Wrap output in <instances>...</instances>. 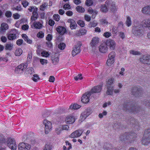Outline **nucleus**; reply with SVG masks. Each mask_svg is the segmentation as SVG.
Wrapping results in <instances>:
<instances>
[{
    "mask_svg": "<svg viewBox=\"0 0 150 150\" xmlns=\"http://www.w3.org/2000/svg\"><path fill=\"white\" fill-rule=\"evenodd\" d=\"M137 135L133 132L125 133L120 137V142L124 143H131L135 140Z\"/></svg>",
    "mask_w": 150,
    "mask_h": 150,
    "instance_id": "1",
    "label": "nucleus"
},
{
    "mask_svg": "<svg viewBox=\"0 0 150 150\" xmlns=\"http://www.w3.org/2000/svg\"><path fill=\"white\" fill-rule=\"evenodd\" d=\"M143 27L142 21L141 23L138 21H136L133 27V33L136 36L139 37L142 36L144 33V30Z\"/></svg>",
    "mask_w": 150,
    "mask_h": 150,
    "instance_id": "2",
    "label": "nucleus"
},
{
    "mask_svg": "<svg viewBox=\"0 0 150 150\" xmlns=\"http://www.w3.org/2000/svg\"><path fill=\"white\" fill-rule=\"evenodd\" d=\"M116 7L114 3L111 0H107L104 5H101L100 7V10L103 12H106L108 9H110L111 10L114 12L115 11Z\"/></svg>",
    "mask_w": 150,
    "mask_h": 150,
    "instance_id": "3",
    "label": "nucleus"
},
{
    "mask_svg": "<svg viewBox=\"0 0 150 150\" xmlns=\"http://www.w3.org/2000/svg\"><path fill=\"white\" fill-rule=\"evenodd\" d=\"M129 103H125L123 105L122 109L127 112H133L134 113L140 112V108L137 106H132L130 108L129 106Z\"/></svg>",
    "mask_w": 150,
    "mask_h": 150,
    "instance_id": "4",
    "label": "nucleus"
},
{
    "mask_svg": "<svg viewBox=\"0 0 150 150\" xmlns=\"http://www.w3.org/2000/svg\"><path fill=\"white\" fill-rule=\"evenodd\" d=\"M142 144L147 145L150 142V128L145 131L144 137L141 140Z\"/></svg>",
    "mask_w": 150,
    "mask_h": 150,
    "instance_id": "5",
    "label": "nucleus"
},
{
    "mask_svg": "<svg viewBox=\"0 0 150 150\" xmlns=\"http://www.w3.org/2000/svg\"><path fill=\"white\" fill-rule=\"evenodd\" d=\"M9 138H6L2 134L0 133V146L2 145L3 144L7 145L9 147ZM4 148L0 146V150H2L4 149Z\"/></svg>",
    "mask_w": 150,
    "mask_h": 150,
    "instance_id": "6",
    "label": "nucleus"
},
{
    "mask_svg": "<svg viewBox=\"0 0 150 150\" xmlns=\"http://www.w3.org/2000/svg\"><path fill=\"white\" fill-rule=\"evenodd\" d=\"M43 123L45 127V132L47 134L52 129V123L51 122L46 120H44Z\"/></svg>",
    "mask_w": 150,
    "mask_h": 150,
    "instance_id": "7",
    "label": "nucleus"
},
{
    "mask_svg": "<svg viewBox=\"0 0 150 150\" xmlns=\"http://www.w3.org/2000/svg\"><path fill=\"white\" fill-rule=\"evenodd\" d=\"M115 53L114 52H111L108 55L109 59L107 60L106 63L108 66H111L114 62Z\"/></svg>",
    "mask_w": 150,
    "mask_h": 150,
    "instance_id": "8",
    "label": "nucleus"
},
{
    "mask_svg": "<svg viewBox=\"0 0 150 150\" xmlns=\"http://www.w3.org/2000/svg\"><path fill=\"white\" fill-rule=\"evenodd\" d=\"M84 132V130L82 129H77L73 132L69 136V137L74 138L80 137L81 136Z\"/></svg>",
    "mask_w": 150,
    "mask_h": 150,
    "instance_id": "9",
    "label": "nucleus"
},
{
    "mask_svg": "<svg viewBox=\"0 0 150 150\" xmlns=\"http://www.w3.org/2000/svg\"><path fill=\"white\" fill-rule=\"evenodd\" d=\"M28 65L27 62L21 64L19 65L16 68L15 71L16 73H22L28 67Z\"/></svg>",
    "mask_w": 150,
    "mask_h": 150,
    "instance_id": "10",
    "label": "nucleus"
},
{
    "mask_svg": "<svg viewBox=\"0 0 150 150\" xmlns=\"http://www.w3.org/2000/svg\"><path fill=\"white\" fill-rule=\"evenodd\" d=\"M140 61L142 63L150 65V54L143 55L140 58Z\"/></svg>",
    "mask_w": 150,
    "mask_h": 150,
    "instance_id": "11",
    "label": "nucleus"
},
{
    "mask_svg": "<svg viewBox=\"0 0 150 150\" xmlns=\"http://www.w3.org/2000/svg\"><path fill=\"white\" fill-rule=\"evenodd\" d=\"M43 22L42 20L39 21H35L34 22L32 25H31V28L37 29H39L42 28L43 26Z\"/></svg>",
    "mask_w": 150,
    "mask_h": 150,
    "instance_id": "12",
    "label": "nucleus"
},
{
    "mask_svg": "<svg viewBox=\"0 0 150 150\" xmlns=\"http://www.w3.org/2000/svg\"><path fill=\"white\" fill-rule=\"evenodd\" d=\"M18 150H29L31 148L30 144L24 142L20 143L18 146Z\"/></svg>",
    "mask_w": 150,
    "mask_h": 150,
    "instance_id": "13",
    "label": "nucleus"
},
{
    "mask_svg": "<svg viewBox=\"0 0 150 150\" xmlns=\"http://www.w3.org/2000/svg\"><path fill=\"white\" fill-rule=\"evenodd\" d=\"M91 95V92H88L86 93L81 98L82 102L84 103H88L89 100V98Z\"/></svg>",
    "mask_w": 150,
    "mask_h": 150,
    "instance_id": "14",
    "label": "nucleus"
},
{
    "mask_svg": "<svg viewBox=\"0 0 150 150\" xmlns=\"http://www.w3.org/2000/svg\"><path fill=\"white\" fill-rule=\"evenodd\" d=\"M106 44L107 46L112 50H114L116 46V43L115 41L111 39H109L107 40L106 42Z\"/></svg>",
    "mask_w": 150,
    "mask_h": 150,
    "instance_id": "15",
    "label": "nucleus"
},
{
    "mask_svg": "<svg viewBox=\"0 0 150 150\" xmlns=\"http://www.w3.org/2000/svg\"><path fill=\"white\" fill-rule=\"evenodd\" d=\"M91 111L89 109H86L84 112H83L80 117V119L81 120H84L86 117L88 116L91 113Z\"/></svg>",
    "mask_w": 150,
    "mask_h": 150,
    "instance_id": "16",
    "label": "nucleus"
},
{
    "mask_svg": "<svg viewBox=\"0 0 150 150\" xmlns=\"http://www.w3.org/2000/svg\"><path fill=\"white\" fill-rule=\"evenodd\" d=\"M142 25L143 28L150 30V18H146L142 21Z\"/></svg>",
    "mask_w": 150,
    "mask_h": 150,
    "instance_id": "17",
    "label": "nucleus"
},
{
    "mask_svg": "<svg viewBox=\"0 0 150 150\" xmlns=\"http://www.w3.org/2000/svg\"><path fill=\"white\" fill-rule=\"evenodd\" d=\"M141 89L139 87H134L132 89V94L136 96H139V93H141Z\"/></svg>",
    "mask_w": 150,
    "mask_h": 150,
    "instance_id": "18",
    "label": "nucleus"
},
{
    "mask_svg": "<svg viewBox=\"0 0 150 150\" xmlns=\"http://www.w3.org/2000/svg\"><path fill=\"white\" fill-rule=\"evenodd\" d=\"M56 29L58 33L60 35H64L67 32V30L65 28L62 26L57 27Z\"/></svg>",
    "mask_w": 150,
    "mask_h": 150,
    "instance_id": "19",
    "label": "nucleus"
},
{
    "mask_svg": "<svg viewBox=\"0 0 150 150\" xmlns=\"http://www.w3.org/2000/svg\"><path fill=\"white\" fill-rule=\"evenodd\" d=\"M141 11L143 13L150 15V5L143 7Z\"/></svg>",
    "mask_w": 150,
    "mask_h": 150,
    "instance_id": "20",
    "label": "nucleus"
},
{
    "mask_svg": "<svg viewBox=\"0 0 150 150\" xmlns=\"http://www.w3.org/2000/svg\"><path fill=\"white\" fill-rule=\"evenodd\" d=\"M102 86L99 85L95 86L92 88L90 92L91 94L93 93H98L100 92L101 90Z\"/></svg>",
    "mask_w": 150,
    "mask_h": 150,
    "instance_id": "21",
    "label": "nucleus"
},
{
    "mask_svg": "<svg viewBox=\"0 0 150 150\" xmlns=\"http://www.w3.org/2000/svg\"><path fill=\"white\" fill-rule=\"evenodd\" d=\"M99 42V38L97 37H93L92 39L91 42V45L92 47H95L97 46V45Z\"/></svg>",
    "mask_w": 150,
    "mask_h": 150,
    "instance_id": "22",
    "label": "nucleus"
},
{
    "mask_svg": "<svg viewBox=\"0 0 150 150\" xmlns=\"http://www.w3.org/2000/svg\"><path fill=\"white\" fill-rule=\"evenodd\" d=\"M80 51V46H76L72 51V55L73 56H74L79 53Z\"/></svg>",
    "mask_w": 150,
    "mask_h": 150,
    "instance_id": "23",
    "label": "nucleus"
},
{
    "mask_svg": "<svg viewBox=\"0 0 150 150\" xmlns=\"http://www.w3.org/2000/svg\"><path fill=\"white\" fill-rule=\"evenodd\" d=\"M8 25L6 23H3L1 25L0 28V33L3 34L6 30L8 29Z\"/></svg>",
    "mask_w": 150,
    "mask_h": 150,
    "instance_id": "24",
    "label": "nucleus"
},
{
    "mask_svg": "<svg viewBox=\"0 0 150 150\" xmlns=\"http://www.w3.org/2000/svg\"><path fill=\"white\" fill-rule=\"evenodd\" d=\"M67 22L70 23V27L71 29H75L77 27V24L76 22L72 19H69Z\"/></svg>",
    "mask_w": 150,
    "mask_h": 150,
    "instance_id": "25",
    "label": "nucleus"
},
{
    "mask_svg": "<svg viewBox=\"0 0 150 150\" xmlns=\"http://www.w3.org/2000/svg\"><path fill=\"white\" fill-rule=\"evenodd\" d=\"M100 51L103 53L106 52L108 50V48L106 44H102L99 47Z\"/></svg>",
    "mask_w": 150,
    "mask_h": 150,
    "instance_id": "26",
    "label": "nucleus"
},
{
    "mask_svg": "<svg viewBox=\"0 0 150 150\" xmlns=\"http://www.w3.org/2000/svg\"><path fill=\"white\" fill-rule=\"evenodd\" d=\"M17 146L13 139H10V149L11 150H16Z\"/></svg>",
    "mask_w": 150,
    "mask_h": 150,
    "instance_id": "27",
    "label": "nucleus"
},
{
    "mask_svg": "<svg viewBox=\"0 0 150 150\" xmlns=\"http://www.w3.org/2000/svg\"><path fill=\"white\" fill-rule=\"evenodd\" d=\"M75 121V118L73 116H68L65 120L66 122L68 124H72Z\"/></svg>",
    "mask_w": 150,
    "mask_h": 150,
    "instance_id": "28",
    "label": "nucleus"
},
{
    "mask_svg": "<svg viewBox=\"0 0 150 150\" xmlns=\"http://www.w3.org/2000/svg\"><path fill=\"white\" fill-rule=\"evenodd\" d=\"M21 36L24 40L28 43L31 44L32 43V40L29 39L27 35L25 34H22Z\"/></svg>",
    "mask_w": 150,
    "mask_h": 150,
    "instance_id": "29",
    "label": "nucleus"
},
{
    "mask_svg": "<svg viewBox=\"0 0 150 150\" xmlns=\"http://www.w3.org/2000/svg\"><path fill=\"white\" fill-rule=\"evenodd\" d=\"M86 30L84 29H81L76 31V34L77 36H81L85 34L86 33Z\"/></svg>",
    "mask_w": 150,
    "mask_h": 150,
    "instance_id": "30",
    "label": "nucleus"
},
{
    "mask_svg": "<svg viewBox=\"0 0 150 150\" xmlns=\"http://www.w3.org/2000/svg\"><path fill=\"white\" fill-rule=\"evenodd\" d=\"M104 150H117L110 144H106L104 146Z\"/></svg>",
    "mask_w": 150,
    "mask_h": 150,
    "instance_id": "31",
    "label": "nucleus"
},
{
    "mask_svg": "<svg viewBox=\"0 0 150 150\" xmlns=\"http://www.w3.org/2000/svg\"><path fill=\"white\" fill-rule=\"evenodd\" d=\"M107 90L106 93L108 95H112L113 94L112 89L113 86H107Z\"/></svg>",
    "mask_w": 150,
    "mask_h": 150,
    "instance_id": "32",
    "label": "nucleus"
},
{
    "mask_svg": "<svg viewBox=\"0 0 150 150\" xmlns=\"http://www.w3.org/2000/svg\"><path fill=\"white\" fill-rule=\"evenodd\" d=\"M51 59L53 64L54 65H56L58 63L59 59L58 57L54 56L51 57Z\"/></svg>",
    "mask_w": 150,
    "mask_h": 150,
    "instance_id": "33",
    "label": "nucleus"
},
{
    "mask_svg": "<svg viewBox=\"0 0 150 150\" xmlns=\"http://www.w3.org/2000/svg\"><path fill=\"white\" fill-rule=\"evenodd\" d=\"M81 106L77 104L74 103L73 105H71L69 107L70 109L73 110H76L79 109Z\"/></svg>",
    "mask_w": 150,
    "mask_h": 150,
    "instance_id": "34",
    "label": "nucleus"
},
{
    "mask_svg": "<svg viewBox=\"0 0 150 150\" xmlns=\"http://www.w3.org/2000/svg\"><path fill=\"white\" fill-rule=\"evenodd\" d=\"M38 17V14L37 12H34L33 13L31 17V20L32 21H35L37 19Z\"/></svg>",
    "mask_w": 150,
    "mask_h": 150,
    "instance_id": "35",
    "label": "nucleus"
},
{
    "mask_svg": "<svg viewBox=\"0 0 150 150\" xmlns=\"http://www.w3.org/2000/svg\"><path fill=\"white\" fill-rule=\"evenodd\" d=\"M28 10L30 12H33V13L34 12H37L38 8L37 7L34 6H31L29 7Z\"/></svg>",
    "mask_w": 150,
    "mask_h": 150,
    "instance_id": "36",
    "label": "nucleus"
},
{
    "mask_svg": "<svg viewBox=\"0 0 150 150\" xmlns=\"http://www.w3.org/2000/svg\"><path fill=\"white\" fill-rule=\"evenodd\" d=\"M23 53V51L21 48H18L16 50L15 52V55L17 56H20Z\"/></svg>",
    "mask_w": 150,
    "mask_h": 150,
    "instance_id": "37",
    "label": "nucleus"
},
{
    "mask_svg": "<svg viewBox=\"0 0 150 150\" xmlns=\"http://www.w3.org/2000/svg\"><path fill=\"white\" fill-rule=\"evenodd\" d=\"M97 24L98 23L97 21H94L90 22L88 25V26L90 28H91L92 27H94L97 25Z\"/></svg>",
    "mask_w": 150,
    "mask_h": 150,
    "instance_id": "38",
    "label": "nucleus"
},
{
    "mask_svg": "<svg viewBox=\"0 0 150 150\" xmlns=\"http://www.w3.org/2000/svg\"><path fill=\"white\" fill-rule=\"evenodd\" d=\"M126 23L128 27H129L131 25L132 21L130 17L127 16V17Z\"/></svg>",
    "mask_w": 150,
    "mask_h": 150,
    "instance_id": "39",
    "label": "nucleus"
},
{
    "mask_svg": "<svg viewBox=\"0 0 150 150\" xmlns=\"http://www.w3.org/2000/svg\"><path fill=\"white\" fill-rule=\"evenodd\" d=\"M114 80V79L113 78H112L109 79L107 81V83L106 84V86H111V85L113 83Z\"/></svg>",
    "mask_w": 150,
    "mask_h": 150,
    "instance_id": "40",
    "label": "nucleus"
},
{
    "mask_svg": "<svg viewBox=\"0 0 150 150\" xmlns=\"http://www.w3.org/2000/svg\"><path fill=\"white\" fill-rule=\"evenodd\" d=\"M129 52L130 54L134 55H140L141 54L140 52L132 50H130Z\"/></svg>",
    "mask_w": 150,
    "mask_h": 150,
    "instance_id": "41",
    "label": "nucleus"
},
{
    "mask_svg": "<svg viewBox=\"0 0 150 150\" xmlns=\"http://www.w3.org/2000/svg\"><path fill=\"white\" fill-rule=\"evenodd\" d=\"M76 9L79 12L83 13L85 11L84 9L82 7L79 6H77L76 8Z\"/></svg>",
    "mask_w": 150,
    "mask_h": 150,
    "instance_id": "42",
    "label": "nucleus"
},
{
    "mask_svg": "<svg viewBox=\"0 0 150 150\" xmlns=\"http://www.w3.org/2000/svg\"><path fill=\"white\" fill-rule=\"evenodd\" d=\"M42 56L45 57H48L50 55L49 53L45 51H43L41 53Z\"/></svg>",
    "mask_w": 150,
    "mask_h": 150,
    "instance_id": "43",
    "label": "nucleus"
},
{
    "mask_svg": "<svg viewBox=\"0 0 150 150\" xmlns=\"http://www.w3.org/2000/svg\"><path fill=\"white\" fill-rule=\"evenodd\" d=\"M100 22L102 25H107L108 23L107 20L104 18L101 19L100 20Z\"/></svg>",
    "mask_w": 150,
    "mask_h": 150,
    "instance_id": "44",
    "label": "nucleus"
},
{
    "mask_svg": "<svg viewBox=\"0 0 150 150\" xmlns=\"http://www.w3.org/2000/svg\"><path fill=\"white\" fill-rule=\"evenodd\" d=\"M27 70L28 73L32 74L34 73V69L32 67H29L27 69Z\"/></svg>",
    "mask_w": 150,
    "mask_h": 150,
    "instance_id": "45",
    "label": "nucleus"
},
{
    "mask_svg": "<svg viewBox=\"0 0 150 150\" xmlns=\"http://www.w3.org/2000/svg\"><path fill=\"white\" fill-rule=\"evenodd\" d=\"M47 4L46 3H45L42 4L40 6V9L42 11H44L46 8L47 6Z\"/></svg>",
    "mask_w": 150,
    "mask_h": 150,
    "instance_id": "46",
    "label": "nucleus"
},
{
    "mask_svg": "<svg viewBox=\"0 0 150 150\" xmlns=\"http://www.w3.org/2000/svg\"><path fill=\"white\" fill-rule=\"evenodd\" d=\"M62 130L60 126V127L56 129L55 131L56 133L58 134H59L61 133Z\"/></svg>",
    "mask_w": 150,
    "mask_h": 150,
    "instance_id": "47",
    "label": "nucleus"
},
{
    "mask_svg": "<svg viewBox=\"0 0 150 150\" xmlns=\"http://www.w3.org/2000/svg\"><path fill=\"white\" fill-rule=\"evenodd\" d=\"M22 4L23 6L25 8L28 5V2L26 0H23L22 2Z\"/></svg>",
    "mask_w": 150,
    "mask_h": 150,
    "instance_id": "48",
    "label": "nucleus"
},
{
    "mask_svg": "<svg viewBox=\"0 0 150 150\" xmlns=\"http://www.w3.org/2000/svg\"><path fill=\"white\" fill-rule=\"evenodd\" d=\"M65 47V45L64 43H61L58 45L59 48L61 50H64Z\"/></svg>",
    "mask_w": 150,
    "mask_h": 150,
    "instance_id": "49",
    "label": "nucleus"
},
{
    "mask_svg": "<svg viewBox=\"0 0 150 150\" xmlns=\"http://www.w3.org/2000/svg\"><path fill=\"white\" fill-rule=\"evenodd\" d=\"M51 149V146L50 144L47 143L45 145V148L43 150H50Z\"/></svg>",
    "mask_w": 150,
    "mask_h": 150,
    "instance_id": "50",
    "label": "nucleus"
},
{
    "mask_svg": "<svg viewBox=\"0 0 150 150\" xmlns=\"http://www.w3.org/2000/svg\"><path fill=\"white\" fill-rule=\"evenodd\" d=\"M53 18L54 20L58 21L60 19V16L58 14H55L53 15Z\"/></svg>",
    "mask_w": 150,
    "mask_h": 150,
    "instance_id": "51",
    "label": "nucleus"
},
{
    "mask_svg": "<svg viewBox=\"0 0 150 150\" xmlns=\"http://www.w3.org/2000/svg\"><path fill=\"white\" fill-rule=\"evenodd\" d=\"M74 79L76 81L79 79H83V77L82 76V74H78L77 76L74 77Z\"/></svg>",
    "mask_w": 150,
    "mask_h": 150,
    "instance_id": "52",
    "label": "nucleus"
},
{
    "mask_svg": "<svg viewBox=\"0 0 150 150\" xmlns=\"http://www.w3.org/2000/svg\"><path fill=\"white\" fill-rule=\"evenodd\" d=\"M103 35L106 38H108L111 35V33L109 32H106Z\"/></svg>",
    "mask_w": 150,
    "mask_h": 150,
    "instance_id": "53",
    "label": "nucleus"
},
{
    "mask_svg": "<svg viewBox=\"0 0 150 150\" xmlns=\"http://www.w3.org/2000/svg\"><path fill=\"white\" fill-rule=\"evenodd\" d=\"M60 126L62 130H68L69 129V127L67 125H64Z\"/></svg>",
    "mask_w": 150,
    "mask_h": 150,
    "instance_id": "54",
    "label": "nucleus"
},
{
    "mask_svg": "<svg viewBox=\"0 0 150 150\" xmlns=\"http://www.w3.org/2000/svg\"><path fill=\"white\" fill-rule=\"evenodd\" d=\"M44 33L42 31L39 32L37 35L38 37L41 38H43L44 37Z\"/></svg>",
    "mask_w": 150,
    "mask_h": 150,
    "instance_id": "55",
    "label": "nucleus"
},
{
    "mask_svg": "<svg viewBox=\"0 0 150 150\" xmlns=\"http://www.w3.org/2000/svg\"><path fill=\"white\" fill-rule=\"evenodd\" d=\"M93 3L92 0H86V5L88 6L91 5Z\"/></svg>",
    "mask_w": 150,
    "mask_h": 150,
    "instance_id": "56",
    "label": "nucleus"
},
{
    "mask_svg": "<svg viewBox=\"0 0 150 150\" xmlns=\"http://www.w3.org/2000/svg\"><path fill=\"white\" fill-rule=\"evenodd\" d=\"M107 114V112L105 111H104L102 113H100L99 115V117L100 118H102L103 117V115L105 116Z\"/></svg>",
    "mask_w": 150,
    "mask_h": 150,
    "instance_id": "57",
    "label": "nucleus"
},
{
    "mask_svg": "<svg viewBox=\"0 0 150 150\" xmlns=\"http://www.w3.org/2000/svg\"><path fill=\"white\" fill-rule=\"evenodd\" d=\"M29 26L27 24L23 25L21 27L22 29L24 30H28L29 28Z\"/></svg>",
    "mask_w": 150,
    "mask_h": 150,
    "instance_id": "58",
    "label": "nucleus"
},
{
    "mask_svg": "<svg viewBox=\"0 0 150 150\" xmlns=\"http://www.w3.org/2000/svg\"><path fill=\"white\" fill-rule=\"evenodd\" d=\"M10 40H14L16 38V34H10Z\"/></svg>",
    "mask_w": 150,
    "mask_h": 150,
    "instance_id": "59",
    "label": "nucleus"
},
{
    "mask_svg": "<svg viewBox=\"0 0 150 150\" xmlns=\"http://www.w3.org/2000/svg\"><path fill=\"white\" fill-rule=\"evenodd\" d=\"M20 15L18 13H15L13 14V17L15 19H18L20 17Z\"/></svg>",
    "mask_w": 150,
    "mask_h": 150,
    "instance_id": "60",
    "label": "nucleus"
},
{
    "mask_svg": "<svg viewBox=\"0 0 150 150\" xmlns=\"http://www.w3.org/2000/svg\"><path fill=\"white\" fill-rule=\"evenodd\" d=\"M33 76V77L32 78L33 80L35 82H37V80L39 79L38 75L35 74Z\"/></svg>",
    "mask_w": 150,
    "mask_h": 150,
    "instance_id": "61",
    "label": "nucleus"
},
{
    "mask_svg": "<svg viewBox=\"0 0 150 150\" xmlns=\"http://www.w3.org/2000/svg\"><path fill=\"white\" fill-rule=\"evenodd\" d=\"M13 10H16L18 11H21L22 9L21 6L20 5L17 6L13 8Z\"/></svg>",
    "mask_w": 150,
    "mask_h": 150,
    "instance_id": "62",
    "label": "nucleus"
},
{
    "mask_svg": "<svg viewBox=\"0 0 150 150\" xmlns=\"http://www.w3.org/2000/svg\"><path fill=\"white\" fill-rule=\"evenodd\" d=\"M143 104L150 107V101L145 100L143 102Z\"/></svg>",
    "mask_w": 150,
    "mask_h": 150,
    "instance_id": "63",
    "label": "nucleus"
},
{
    "mask_svg": "<svg viewBox=\"0 0 150 150\" xmlns=\"http://www.w3.org/2000/svg\"><path fill=\"white\" fill-rule=\"evenodd\" d=\"M77 23L81 27H83L84 26V23L82 20H79L77 22Z\"/></svg>",
    "mask_w": 150,
    "mask_h": 150,
    "instance_id": "64",
    "label": "nucleus"
}]
</instances>
